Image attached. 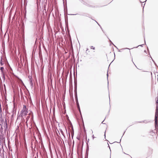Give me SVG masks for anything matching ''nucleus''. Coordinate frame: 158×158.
Listing matches in <instances>:
<instances>
[{
  "instance_id": "10",
  "label": "nucleus",
  "mask_w": 158,
  "mask_h": 158,
  "mask_svg": "<svg viewBox=\"0 0 158 158\" xmlns=\"http://www.w3.org/2000/svg\"><path fill=\"white\" fill-rule=\"evenodd\" d=\"M30 83L31 84V85H32V80L31 79H30Z\"/></svg>"
},
{
  "instance_id": "2",
  "label": "nucleus",
  "mask_w": 158,
  "mask_h": 158,
  "mask_svg": "<svg viewBox=\"0 0 158 158\" xmlns=\"http://www.w3.org/2000/svg\"><path fill=\"white\" fill-rule=\"evenodd\" d=\"M157 135L156 133L152 131L149 133V137L151 139L155 140L157 139Z\"/></svg>"
},
{
  "instance_id": "14",
  "label": "nucleus",
  "mask_w": 158,
  "mask_h": 158,
  "mask_svg": "<svg viewBox=\"0 0 158 158\" xmlns=\"http://www.w3.org/2000/svg\"><path fill=\"white\" fill-rule=\"evenodd\" d=\"M156 104H158V97L157 100L156 102Z\"/></svg>"
},
{
  "instance_id": "8",
  "label": "nucleus",
  "mask_w": 158,
  "mask_h": 158,
  "mask_svg": "<svg viewBox=\"0 0 158 158\" xmlns=\"http://www.w3.org/2000/svg\"><path fill=\"white\" fill-rule=\"evenodd\" d=\"M87 6L89 7H92V8H93V7H95L94 6H92V5H89V4L88 5H87Z\"/></svg>"
},
{
  "instance_id": "16",
  "label": "nucleus",
  "mask_w": 158,
  "mask_h": 158,
  "mask_svg": "<svg viewBox=\"0 0 158 158\" xmlns=\"http://www.w3.org/2000/svg\"><path fill=\"white\" fill-rule=\"evenodd\" d=\"M1 64L2 65L3 64L2 63V62L1 61Z\"/></svg>"
},
{
  "instance_id": "12",
  "label": "nucleus",
  "mask_w": 158,
  "mask_h": 158,
  "mask_svg": "<svg viewBox=\"0 0 158 158\" xmlns=\"http://www.w3.org/2000/svg\"><path fill=\"white\" fill-rule=\"evenodd\" d=\"M157 123H158V121L155 120V123L156 125H157Z\"/></svg>"
},
{
  "instance_id": "9",
  "label": "nucleus",
  "mask_w": 158,
  "mask_h": 158,
  "mask_svg": "<svg viewBox=\"0 0 158 158\" xmlns=\"http://www.w3.org/2000/svg\"><path fill=\"white\" fill-rule=\"evenodd\" d=\"M156 114H158V109L156 108Z\"/></svg>"
},
{
  "instance_id": "1",
  "label": "nucleus",
  "mask_w": 158,
  "mask_h": 158,
  "mask_svg": "<svg viewBox=\"0 0 158 158\" xmlns=\"http://www.w3.org/2000/svg\"><path fill=\"white\" fill-rule=\"evenodd\" d=\"M28 109L27 108L26 106L25 105H23V108L21 111V116H25L26 115L27 111Z\"/></svg>"
},
{
  "instance_id": "17",
  "label": "nucleus",
  "mask_w": 158,
  "mask_h": 158,
  "mask_svg": "<svg viewBox=\"0 0 158 158\" xmlns=\"http://www.w3.org/2000/svg\"><path fill=\"white\" fill-rule=\"evenodd\" d=\"M107 145H108V147H109V148H110V147L108 143H107Z\"/></svg>"
},
{
  "instance_id": "18",
  "label": "nucleus",
  "mask_w": 158,
  "mask_h": 158,
  "mask_svg": "<svg viewBox=\"0 0 158 158\" xmlns=\"http://www.w3.org/2000/svg\"><path fill=\"white\" fill-rule=\"evenodd\" d=\"M111 145H112V146H113L114 145V143H113V144H111Z\"/></svg>"
},
{
  "instance_id": "4",
  "label": "nucleus",
  "mask_w": 158,
  "mask_h": 158,
  "mask_svg": "<svg viewBox=\"0 0 158 158\" xmlns=\"http://www.w3.org/2000/svg\"><path fill=\"white\" fill-rule=\"evenodd\" d=\"M155 120L158 121V114H155Z\"/></svg>"
},
{
  "instance_id": "7",
  "label": "nucleus",
  "mask_w": 158,
  "mask_h": 158,
  "mask_svg": "<svg viewBox=\"0 0 158 158\" xmlns=\"http://www.w3.org/2000/svg\"><path fill=\"white\" fill-rule=\"evenodd\" d=\"M76 100L77 101V107H78V108H79V103H78V102L77 99V98L76 99Z\"/></svg>"
},
{
  "instance_id": "6",
  "label": "nucleus",
  "mask_w": 158,
  "mask_h": 158,
  "mask_svg": "<svg viewBox=\"0 0 158 158\" xmlns=\"http://www.w3.org/2000/svg\"><path fill=\"white\" fill-rule=\"evenodd\" d=\"M30 117L29 116H28L27 118H26V123H27V121H28V120L29 118H30Z\"/></svg>"
},
{
  "instance_id": "3",
  "label": "nucleus",
  "mask_w": 158,
  "mask_h": 158,
  "mask_svg": "<svg viewBox=\"0 0 158 158\" xmlns=\"http://www.w3.org/2000/svg\"><path fill=\"white\" fill-rule=\"evenodd\" d=\"M5 141V137L4 136V135L3 134L0 135V142H4Z\"/></svg>"
},
{
  "instance_id": "5",
  "label": "nucleus",
  "mask_w": 158,
  "mask_h": 158,
  "mask_svg": "<svg viewBox=\"0 0 158 158\" xmlns=\"http://www.w3.org/2000/svg\"><path fill=\"white\" fill-rule=\"evenodd\" d=\"M4 68L3 67H1L0 68V70L2 72V73H3V70H4Z\"/></svg>"
},
{
  "instance_id": "13",
  "label": "nucleus",
  "mask_w": 158,
  "mask_h": 158,
  "mask_svg": "<svg viewBox=\"0 0 158 158\" xmlns=\"http://www.w3.org/2000/svg\"><path fill=\"white\" fill-rule=\"evenodd\" d=\"M0 112H2V108L1 106V105L0 104Z\"/></svg>"
},
{
  "instance_id": "11",
  "label": "nucleus",
  "mask_w": 158,
  "mask_h": 158,
  "mask_svg": "<svg viewBox=\"0 0 158 158\" xmlns=\"http://www.w3.org/2000/svg\"><path fill=\"white\" fill-rule=\"evenodd\" d=\"M91 48L94 50L95 49V48L93 46H91Z\"/></svg>"
},
{
  "instance_id": "15",
  "label": "nucleus",
  "mask_w": 158,
  "mask_h": 158,
  "mask_svg": "<svg viewBox=\"0 0 158 158\" xmlns=\"http://www.w3.org/2000/svg\"><path fill=\"white\" fill-rule=\"evenodd\" d=\"M156 108L158 109V104H157Z\"/></svg>"
}]
</instances>
